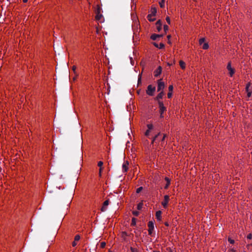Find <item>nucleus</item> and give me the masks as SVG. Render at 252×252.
<instances>
[{
	"label": "nucleus",
	"instance_id": "nucleus-1",
	"mask_svg": "<svg viewBox=\"0 0 252 252\" xmlns=\"http://www.w3.org/2000/svg\"><path fill=\"white\" fill-rule=\"evenodd\" d=\"M147 129L145 132V135L147 137H149L151 133L155 130V127L153 124L148 123L147 124Z\"/></svg>",
	"mask_w": 252,
	"mask_h": 252
},
{
	"label": "nucleus",
	"instance_id": "nucleus-2",
	"mask_svg": "<svg viewBox=\"0 0 252 252\" xmlns=\"http://www.w3.org/2000/svg\"><path fill=\"white\" fill-rule=\"evenodd\" d=\"M155 91H156L155 87H154L152 85H150L147 87V89L146 90V93L149 95L153 96L154 94Z\"/></svg>",
	"mask_w": 252,
	"mask_h": 252
},
{
	"label": "nucleus",
	"instance_id": "nucleus-3",
	"mask_svg": "<svg viewBox=\"0 0 252 252\" xmlns=\"http://www.w3.org/2000/svg\"><path fill=\"white\" fill-rule=\"evenodd\" d=\"M159 108V112H160V116L161 118L163 117V114L166 110V108L164 107L163 103L161 102H158Z\"/></svg>",
	"mask_w": 252,
	"mask_h": 252
},
{
	"label": "nucleus",
	"instance_id": "nucleus-4",
	"mask_svg": "<svg viewBox=\"0 0 252 252\" xmlns=\"http://www.w3.org/2000/svg\"><path fill=\"white\" fill-rule=\"evenodd\" d=\"M165 87L164 83L161 81V80H158V91L160 92L163 91Z\"/></svg>",
	"mask_w": 252,
	"mask_h": 252
},
{
	"label": "nucleus",
	"instance_id": "nucleus-5",
	"mask_svg": "<svg viewBox=\"0 0 252 252\" xmlns=\"http://www.w3.org/2000/svg\"><path fill=\"white\" fill-rule=\"evenodd\" d=\"M129 163L127 161H125L122 165V171L126 172L128 169Z\"/></svg>",
	"mask_w": 252,
	"mask_h": 252
},
{
	"label": "nucleus",
	"instance_id": "nucleus-6",
	"mask_svg": "<svg viewBox=\"0 0 252 252\" xmlns=\"http://www.w3.org/2000/svg\"><path fill=\"white\" fill-rule=\"evenodd\" d=\"M148 232L150 234L152 233V232L154 229V223L153 221H149L148 223Z\"/></svg>",
	"mask_w": 252,
	"mask_h": 252
},
{
	"label": "nucleus",
	"instance_id": "nucleus-7",
	"mask_svg": "<svg viewBox=\"0 0 252 252\" xmlns=\"http://www.w3.org/2000/svg\"><path fill=\"white\" fill-rule=\"evenodd\" d=\"M169 200V197L168 195H165L164 197V200L162 202V205L164 207H166L168 204Z\"/></svg>",
	"mask_w": 252,
	"mask_h": 252
},
{
	"label": "nucleus",
	"instance_id": "nucleus-8",
	"mask_svg": "<svg viewBox=\"0 0 252 252\" xmlns=\"http://www.w3.org/2000/svg\"><path fill=\"white\" fill-rule=\"evenodd\" d=\"M227 68L229 71V74L230 76H232V75L234 73V70L231 67L230 63H228L227 66Z\"/></svg>",
	"mask_w": 252,
	"mask_h": 252
},
{
	"label": "nucleus",
	"instance_id": "nucleus-9",
	"mask_svg": "<svg viewBox=\"0 0 252 252\" xmlns=\"http://www.w3.org/2000/svg\"><path fill=\"white\" fill-rule=\"evenodd\" d=\"M108 204L109 201L108 200L105 201L103 203V206L101 208V211L103 212L105 211L106 210L107 207L108 205Z\"/></svg>",
	"mask_w": 252,
	"mask_h": 252
},
{
	"label": "nucleus",
	"instance_id": "nucleus-10",
	"mask_svg": "<svg viewBox=\"0 0 252 252\" xmlns=\"http://www.w3.org/2000/svg\"><path fill=\"white\" fill-rule=\"evenodd\" d=\"M161 22L160 20H158L156 23L157 29L158 32H159L161 30Z\"/></svg>",
	"mask_w": 252,
	"mask_h": 252
},
{
	"label": "nucleus",
	"instance_id": "nucleus-11",
	"mask_svg": "<svg viewBox=\"0 0 252 252\" xmlns=\"http://www.w3.org/2000/svg\"><path fill=\"white\" fill-rule=\"evenodd\" d=\"M156 217L158 220H160L161 219V212L160 211H157L156 214Z\"/></svg>",
	"mask_w": 252,
	"mask_h": 252
},
{
	"label": "nucleus",
	"instance_id": "nucleus-12",
	"mask_svg": "<svg viewBox=\"0 0 252 252\" xmlns=\"http://www.w3.org/2000/svg\"><path fill=\"white\" fill-rule=\"evenodd\" d=\"M179 65L182 69H185L186 67V63L182 60L179 61Z\"/></svg>",
	"mask_w": 252,
	"mask_h": 252
},
{
	"label": "nucleus",
	"instance_id": "nucleus-13",
	"mask_svg": "<svg viewBox=\"0 0 252 252\" xmlns=\"http://www.w3.org/2000/svg\"><path fill=\"white\" fill-rule=\"evenodd\" d=\"M162 71L161 67L159 66L158 69L155 71V76H158L160 74H161Z\"/></svg>",
	"mask_w": 252,
	"mask_h": 252
},
{
	"label": "nucleus",
	"instance_id": "nucleus-14",
	"mask_svg": "<svg viewBox=\"0 0 252 252\" xmlns=\"http://www.w3.org/2000/svg\"><path fill=\"white\" fill-rule=\"evenodd\" d=\"M102 15L101 13H97L95 16V19L96 20L99 21L100 22H102Z\"/></svg>",
	"mask_w": 252,
	"mask_h": 252
},
{
	"label": "nucleus",
	"instance_id": "nucleus-15",
	"mask_svg": "<svg viewBox=\"0 0 252 252\" xmlns=\"http://www.w3.org/2000/svg\"><path fill=\"white\" fill-rule=\"evenodd\" d=\"M157 13V9L156 8H152L151 10V13L149 15H152V16L155 17Z\"/></svg>",
	"mask_w": 252,
	"mask_h": 252
},
{
	"label": "nucleus",
	"instance_id": "nucleus-16",
	"mask_svg": "<svg viewBox=\"0 0 252 252\" xmlns=\"http://www.w3.org/2000/svg\"><path fill=\"white\" fill-rule=\"evenodd\" d=\"M165 180L166 182V185H165V186L164 187V188L166 189H167L168 188L169 186L170 185V180L167 177H165Z\"/></svg>",
	"mask_w": 252,
	"mask_h": 252
},
{
	"label": "nucleus",
	"instance_id": "nucleus-17",
	"mask_svg": "<svg viewBox=\"0 0 252 252\" xmlns=\"http://www.w3.org/2000/svg\"><path fill=\"white\" fill-rule=\"evenodd\" d=\"M161 36H162L161 35L153 34L151 35V38L152 39L155 40L157 39L158 37H161Z\"/></svg>",
	"mask_w": 252,
	"mask_h": 252
},
{
	"label": "nucleus",
	"instance_id": "nucleus-18",
	"mask_svg": "<svg viewBox=\"0 0 252 252\" xmlns=\"http://www.w3.org/2000/svg\"><path fill=\"white\" fill-rule=\"evenodd\" d=\"M249 86H250V84H249L247 85V87H246V90H247V96L249 97L251 96L252 93V91H250L249 90Z\"/></svg>",
	"mask_w": 252,
	"mask_h": 252
},
{
	"label": "nucleus",
	"instance_id": "nucleus-19",
	"mask_svg": "<svg viewBox=\"0 0 252 252\" xmlns=\"http://www.w3.org/2000/svg\"><path fill=\"white\" fill-rule=\"evenodd\" d=\"M72 69L73 71V73L75 75V77H77L78 76V73L76 72V66L75 65H73L72 67Z\"/></svg>",
	"mask_w": 252,
	"mask_h": 252
},
{
	"label": "nucleus",
	"instance_id": "nucleus-20",
	"mask_svg": "<svg viewBox=\"0 0 252 252\" xmlns=\"http://www.w3.org/2000/svg\"><path fill=\"white\" fill-rule=\"evenodd\" d=\"M147 18L149 21L153 22L155 20V17L152 16V15H148Z\"/></svg>",
	"mask_w": 252,
	"mask_h": 252
},
{
	"label": "nucleus",
	"instance_id": "nucleus-21",
	"mask_svg": "<svg viewBox=\"0 0 252 252\" xmlns=\"http://www.w3.org/2000/svg\"><path fill=\"white\" fill-rule=\"evenodd\" d=\"M209 44L207 42H204L203 44H202V48L204 50H206V49H208L209 48Z\"/></svg>",
	"mask_w": 252,
	"mask_h": 252
},
{
	"label": "nucleus",
	"instance_id": "nucleus-22",
	"mask_svg": "<svg viewBox=\"0 0 252 252\" xmlns=\"http://www.w3.org/2000/svg\"><path fill=\"white\" fill-rule=\"evenodd\" d=\"M154 44L156 47H157L159 49H161V48H163V47H164V44L163 43H160L158 45L156 43H154Z\"/></svg>",
	"mask_w": 252,
	"mask_h": 252
},
{
	"label": "nucleus",
	"instance_id": "nucleus-23",
	"mask_svg": "<svg viewBox=\"0 0 252 252\" xmlns=\"http://www.w3.org/2000/svg\"><path fill=\"white\" fill-rule=\"evenodd\" d=\"M164 95L163 91H161L157 96V99H159L162 98Z\"/></svg>",
	"mask_w": 252,
	"mask_h": 252
},
{
	"label": "nucleus",
	"instance_id": "nucleus-24",
	"mask_svg": "<svg viewBox=\"0 0 252 252\" xmlns=\"http://www.w3.org/2000/svg\"><path fill=\"white\" fill-rule=\"evenodd\" d=\"M164 2H165V0H160V1L159 2V4L161 7H163L164 6Z\"/></svg>",
	"mask_w": 252,
	"mask_h": 252
},
{
	"label": "nucleus",
	"instance_id": "nucleus-25",
	"mask_svg": "<svg viewBox=\"0 0 252 252\" xmlns=\"http://www.w3.org/2000/svg\"><path fill=\"white\" fill-rule=\"evenodd\" d=\"M205 38H201L199 40V45H202L205 42Z\"/></svg>",
	"mask_w": 252,
	"mask_h": 252
},
{
	"label": "nucleus",
	"instance_id": "nucleus-26",
	"mask_svg": "<svg viewBox=\"0 0 252 252\" xmlns=\"http://www.w3.org/2000/svg\"><path fill=\"white\" fill-rule=\"evenodd\" d=\"M136 223V219L135 218H132L131 221V225H135Z\"/></svg>",
	"mask_w": 252,
	"mask_h": 252
},
{
	"label": "nucleus",
	"instance_id": "nucleus-27",
	"mask_svg": "<svg viewBox=\"0 0 252 252\" xmlns=\"http://www.w3.org/2000/svg\"><path fill=\"white\" fill-rule=\"evenodd\" d=\"M103 162L102 161H99L98 162V166L100 168V167H102V166H103Z\"/></svg>",
	"mask_w": 252,
	"mask_h": 252
},
{
	"label": "nucleus",
	"instance_id": "nucleus-28",
	"mask_svg": "<svg viewBox=\"0 0 252 252\" xmlns=\"http://www.w3.org/2000/svg\"><path fill=\"white\" fill-rule=\"evenodd\" d=\"M80 236L78 235H77L75 236L74 240H75V241H78L80 240Z\"/></svg>",
	"mask_w": 252,
	"mask_h": 252
},
{
	"label": "nucleus",
	"instance_id": "nucleus-29",
	"mask_svg": "<svg viewBox=\"0 0 252 252\" xmlns=\"http://www.w3.org/2000/svg\"><path fill=\"white\" fill-rule=\"evenodd\" d=\"M106 246V243L105 242H102L101 243H100V247L101 248H103L105 247Z\"/></svg>",
	"mask_w": 252,
	"mask_h": 252
},
{
	"label": "nucleus",
	"instance_id": "nucleus-30",
	"mask_svg": "<svg viewBox=\"0 0 252 252\" xmlns=\"http://www.w3.org/2000/svg\"><path fill=\"white\" fill-rule=\"evenodd\" d=\"M101 9L100 8V7H99L98 6H97V9L96 10V14L97 13H101Z\"/></svg>",
	"mask_w": 252,
	"mask_h": 252
},
{
	"label": "nucleus",
	"instance_id": "nucleus-31",
	"mask_svg": "<svg viewBox=\"0 0 252 252\" xmlns=\"http://www.w3.org/2000/svg\"><path fill=\"white\" fill-rule=\"evenodd\" d=\"M163 28H164V31H165V32H166L168 30V26L164 25Z\"/></svg>",
	"mask_w": 252,
	"mask_h": 252
},
{
	"label": "nucleus",
	"instance_id": "nucleus-32",
	"mask_svg": "<svg viewBox=\"0 0 252 252\" xmlns=\"http://www.w3.org/2000/svg\"><path fill=\"white\" fill-rule=\"evenodd\" d=\"M168 89H169V91L170 92H172L173 90V86L172 85H170L169 86Z\"/></svg>",
	"mask_w": 252,
	"mask_h": 252
},
{
	"label": "nucleus",
	"instance_id": "nucleus-33",
	"mask_svg": "<svg viewBox=\"0 0 252 252\" xmlns=\"http://www.w3.org/2000/svg\"><path fill=\"white\" fill-rule=\"evenodd\" d=\"M166 20L168 24H170L171 21H170V19L169 17H168V16L166 17Z\"/></svg>",
	"mask_w": 252,
	"mask_h": 252
},
{
	"label": "nucleus",
	"instance_id": "nucleus-34",
	"mask_svg": "<svg viewBox=\"0 0 252 252\" xmlns=\"http://www.w3.org/2000/svg\"><path fill=\"white\" fill-rule=\"evenodd\" d=\"M143 188L142 187H139L137 189H136V192L137 193H139L141 192V191L142 190Z\"/></svg>",
	"mask_w": 252,
	"mask_h": 252
},
{
	"label": "nucleus",
	"instance_id": "nucleus-35",
	"mask_svg": "<svg viewBox=\"0 0 252 252\" xmlns=\"http://www.w3.org/2000/svg\"><path fill=\"white\" fill-rule=\"evenodd\" d=\"M102 170H103V167H100V168H99V176L100 177H101V172H102Z\"/></svg>",
	"mask_w": 252,
	"mask_h": 252
},
{
	"label": "nucleus",
	"instance_id": "nucleus-36",
	"mask_svg": "<svg viewBox=\"0 0 252 252\" xmlns=\"http://www.w3.org/2000/svg\"><path fill=\"white\" fill-rule=\"evenodd\" d=\"M159 134H157L155 136V137L153 138V139L152 140V143H153L154 142V141L156 140V139L157 138Z\"/></svg>",
	"mask_w": 252,
	"mask_h": 252
},
{
	"label": "nucleus",
	"instance_id": "nucleus-37",
	"mask_svg": "<svg viewBox=\"0 0 252 252\" xmlns=\"http://www.w3.org/2000/svg\"><path fill=\"white\" fill-rule=\"evenodd\" d=\"M172 95V92H169V93L167 94L168 97V98L171 97Z\"/></svg>",
	"mask_w": 252,
	"mask_h": 252
},
{
	"label": "nucleus",
	"instance_id": "nucleus-38",
	"mask_svg": "<svg viewBox=\"0 0 252 252\" xmlns=\"http://www.w3.org/2000/svg\"><path fill=\"white\" fill-rule=\"evenodd\" d=\"M247 239H251L252 238V235L251 234H249L247 236Z\"/></svg>",
	"mask_w": 252,
	"mask_h": 252
},
{
	"label": "nucleus",
	"instance_id": "nucleus-39",
	"mask_svg": "<svg viewBox=\"0 0 252 252\" xmlns=\"http://www.w3.org/2000/svg\"><path fill=\"white\" fill-rule=\"evenodd\" d=\"M228 240L231 244H234V240L231 239V238H228Z\"/></svg>",
	"mask_w": 252,
	"mask_h": 252
},
{
	"label": "nucleus",
	"instance_id": "nucleus-40",
	"mask_svg": "<svg viewBox=\"0 0 252 252\" xmlns=\"http://www.w3.org/2000/svg\"><path fill=\"white\" fill-rule=\"evenodd\" d=\"M142 204H139L137 206L138 209H139V210L141 209V208H142Z\"/></svg>",
	"mask_w": 252,
	"mask_h": 252
},
{
	"label": "nucleus",
	"instance_id": "nucleus-41",
	"mask_svg": "<svg viewBox=\"0 0 252 252\" xmlns=\"http://www.w3.org/2000/svg\"><path fill=\"white\" fill-rule=\"evenodd\" d=\"M133 215H134L135 216H138V215L139 213H138V212H137V211H134V212H133Z\"/></svg>",
	"mask_w": 252,
	"mask_h": 252
},
{
	"label": "nucleus",
	"instance_id": "nucleus-42",
	"mask_svg": "<svg viewBox=\"0 0 252 252\" xmlns=\"http://www.w3.org/2000/svg\"><path fill=\"white\" fill-rule=\"evenodd\" d=\"M228 252H236V251L234 249H230L228 251Z\"/></svg>",
	"mask_w": 252,
	"mask_h": 252
},
{
	"label": "nucleus",
	"instance_id": "nucleus-43",
	"mask_svg": "<svg viewBox=\"0 0 252 252\" xmlns=\"http://www.w3.org/2000/svg\"><path fill=\"white\" fill-rule=\"evenodd\" d=\"M77 245L76 243V241H74L73 243H72V246L73 247H75L76 245Z\"/></svg>",
	"mask_w": 252,
	"mask_h": 252
},
{
	"label": "nucleus",
	"instance_id": "nucleus-44",
	"mask_svg": "<svg viewBox=\"0 0 252 252\" xmlns=\"http://www.w3.org/2000/svg\"><path fill=\"white\" fill-rule=\"evenodd\" d=\"M171 37V35H168L167 36V38H168V40H170V39Z\"/></svg>",
	"mask_w": 252,
	"mask_h": 252
},
{
	"label": "nucleus",
	"instance_id": "nucleus-45",
	"mask_svg": "<svg viewBox=\"0 0 252 252\" xmlns=\"http://www.w3.org/2000/svg\"><path fill=\"white\" fill-rule=\"evenodd\" d=\"M76 78H77V77H75V75H74V77H73V81H75V80H76Z\"/></svg>",
	"mask_w": 252,
	"mask_h": 252
},
{
	"label": "nucleus",
	"instance_id": "nucleus-46",
	"mask_svg": "<svg viewBox=\"0 0 252 252\" xmlns=\"http://www.w3.org/2000/svg\"><path fill=\"white\" fill-rule=\"evenodd\" d=\"M140 80H141V76H139V78H138V82H140Z\"/></svg>",
	"mask_w": 252,
	"mask_h": 252
},
{
	"label": "nucleus",
	"instance_id": "nucleus-47",
	"mask_svg": "<svg viewBox=\"0 0 252 252\" xmlns=\"http://www.w3.org/2000/svg\"><path fill=\"white\" fill-rule=\"evenodd\" d=\"M24 2H27L28 1V0H23Z\"/></svg>",
	"mask_w": 252,
	"mask_h": 252
},
{
	"label": "nucleus",
	"instance_id": "nucleus-48",
	"mask_svg": "<svg viewBox=\"0 0 252 252\" xmlns=\"http://www.w3.org/2000/svg\"><path fill=\"white\" fill-rule=\"evenodd\" d=\"M168 43H169V44H170V43H171L170 40H168Z\"/></svg>",
	"mask_w": 252,
	"mask_h": 252
},
{
	"label": "nucleus",
	"instance_id": "nucleus-49",
	"mask_svg": "<svg viewBox=\"0 0 252 252\" xmlns=\"http://www.w3.org/2000/svg\"><path fill=\"white\" fill-rule=\"evenodd\" d=\"M170 252H172L171 251Z\"/></svg>",
	"mask_w": 252,
	"mask_h": 252
}]
</instances>
